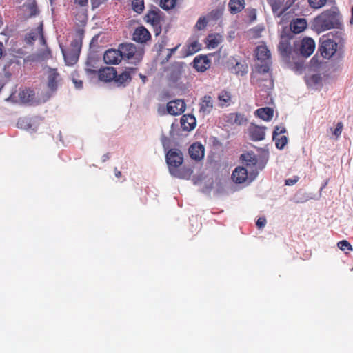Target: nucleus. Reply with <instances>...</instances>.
I'll return each mask as SVG.
<instances>
[{"label":"nucleus","mask_w":353,"mask_h":353,"mask_svg":"<svg viewBox=\"0 0 353 353\" xmlns=\"http://www.w3.org/2000/svg\"><path fill=\"white\" fill-rule=\"evenodd\" d=\"M313 25L315 30L319 32L332 28H340V14L336 8L325 10L314 19Z\"/></svg>","instance_id":"nucleus-1"},{"label":"nucleus","mask_w":353,"mask_h":353,"mask_svg":"<svg viewBox=\"0 0 353 353\" xmlns=\"http://www.w3.org/2000/svg\"><path fill=\"white\" fill-rule=\"evenodd\" d=\"M259 174V170H249L243 166L236 167L232 174V181L239 184L249 185L255 179Z\"/></svg>","instance_id":"nucleus-2"},{"label":"nucleus","mask_w":353,"mask_h":353,"mask_svg":"<svg viewBox=\"0 0 353 353\" xmlns=\"http://www.w3.org/2000/svg\"><path fill=\"white\" fill-rule=\"evenodd\" d=\"M255 54L259 62L256 64L258 71L261 73L268 72L272 63L270 50L265 46H259L256 48Z\"/></svg>","instance_id":"nucleus-3"},{"label":"nucleus","mask_w":353,"mask_h":353,"mask_svg":"<svg viewBox=\"0 0 353 353\" xmlns=\"http://www.w3.org/2000/svg\"><path fill=\"white\" fill-rule=\"evenodd\" d=\"M119 51L121 59L131 60V63H137L142 58V52L137 51L136 46L132 43H122L119 45Z\"/></svg>","instance_id":"nucleus-4"},{"label":"nucleus","mask_w":353,"mask_h":353,"mask_svg":"<svg viewBox=\"0 0 353 353\" xmlns=\"http://www.w3.org/2000/svg\"><path fill=\"white\" fill-rule=\"evenodd\" d=\"M186 105L183 100L176 99L168 103L166 108L160 105L158 108V112L160 114H165L166 112L170 115H180L185 110Z\"/></svg>","instance_id":"nucleus-5"},{"label":"nucleus","mask_w":353,"mask_h":353,"mask_svg":"<svg viewBox=\"0 0 353 353\" xmlns=\"http://www.w3.org/2000/svg\"><path fill=\"white\" fill-rule=\"evenodd\" d=\"M166 162L168 165L169 171L170 167L179 168L183 163L182 152L178 149H170L165 155Z\"/></svg>","instance_id":"nucleus-6"},{"label":"nucleus","mask_w":353,"mask_h":353,"mask_svg":"<svg viewBox=\"0 0 353 353\" xmlns=\"http://www.w3.org/2000/svg\"><path fill=\"white\" fill-rule=\"evenodd\" d=\"M315 46V42L312 38H303L301 41L299 46V50L301 55L305 57H310L314 52Z\"/></svg>","instance_id":"nucleus-7"},{"label":"nucleus","mask_w":353,"mask_h":353,"mask_svg":"<svg viewBox=\"0 0 353 353\" xmlns=\"http://www.w3.org/2000/svg\"><path fill=\"white\" fill-rule=\"evenodd\" d=\"M336 49L337 43L331 39L323 41L321 46V54L326 59L331 58L336 52Z\"/></svg>","instance_id":"nucleus-8"},{"label":"nucleus","mask_w":353,"mask_h":353,"mask_svg":"<svg viewBox=\"0 0 353 353\" xmlns=\"http://www.w3.org/2000/svg\"><path fill=\"white\" fill-rule=\"evenodd\" d=\"M136 72V68H127L125 71H123L119 75L117 74V77L115 78V83L118 86L125 87L132 79V75L134 74Z\"/></svg>","instance_id":"nucleus-9"},{"label":"nucleus","mask_w":353,"mask_h":353,"mask_svg":"<svg viewBox=\"0 0 353 353\" xmlns=\"http://www.w3.org/2000/svg\"><path fill=\"white\" fill-rule=\"evenodd\" d=\"M27 43H32L34 41L38 40L41 45L46 44L43 34V23H41L38 28L32 30L25 38Z\"/></svg>","instance_id":"nucleus-10"},{"label":"nucleus","mask_w":353,"mask_h":353,"mask_svg":"<svg viewBox=\"0 0 353 353\" xmlns=\"http://www.w3.org/2000/svg\"><path fill=\"white\" fill-rule=\"evenodd\" d=\"M214 101L211 96L205 95L199 102V113L205 117L210 114L213 110Z\"/></svg>","instance_id":"nucleus-11"},{"label":"nucleus","mask_w":353,"mask_h":353,"mask_svg":"<svg viewBox=\"0 0 353 353\" xmlns=\"http://www.w3.org/2000/svg\"><path fill=\"white\" fill-rule=\"evenodd\" d=\"M17 125L19 128L26 130L29 132H34L37 130L38 127L36 120L29 117L20 118L18 120Z\"/></svg>","instance_id":"nucleus-12"},{"label":"nucleus","mask_w":353,"mask_h":353,"mask_svg":"<svg viewBox=\"0 0 353 353\" xmlns=\"http://www.w3.org/2000/svg\"><path fill=\"white\" fill-rule=\"evenodd\" d=\"M103 60L107 64H118L121 60V54L119 51V49H109L106 50L103 55Z\"/></svg>","instance_id":"nucleus-13"},{"label":"nucleus","mask_w":353,"mask_h":353,"mask_svg":"<svg viewBox=\"0 0 353 353\" xmlns=\"http://www.w3.org/2000/svg\"><path fill=\"white\" fill-rule=\"evenodd\" d=\"M241 159L243 165L245 166V168H248L249 170H258L257 168V159L256 155L252 152H247L242 154L241 156Z\"/></svg>","instance_id":"nucleus-14"},{"label":"nucleus","mask_w":353,"mask_h":353,"mask_svg":"<svg viewBox=\"0 0 353 353\" xmlns=\"http://www.w3.org/2000/svg\"><path fill=\"white\" fill-rule=\"evenodd\" d=\"M188 151L190 157L196 161L202 159L205 154L203 145L199 143L191 145Z\"/></svg>","instance_id":"nucleus-15"},{"label":"nucleus","mask_w":353,"mask_h":353,"mask_svg":"<svg viewBox=\"0 0 353 353\" xmlns=\"http://www.w3.org/2000/svg\"><path fill=\"white\" fill-rule=\"evenodd\" d=\"M278 48L281 57L285 59L286 61L290 62L292 47L289 40L287 39L281 40Z\"/></svg>","instance_id":"nucleus-16"},{"label":"nucleus","mask_w":353,"mask_h":353,"mask_svg":"<svg viewBox=\"0 0 353 353\" xmlns=\"http://www.w3.org/2000/svg\"><path fill=\"white\" fill-rule=\"evenodd\" d=\"M170 173L172 176L176 178L188 179L192 175V170L190 168L185 167L181 168L170 167Z\"/></svg>","instance_id":"nucleus-17"},{"label":"nucleus","mask_w":353,"mask_h":353,"mask_svg":"<svg viewBox=\"0 0 353 353\" xmlns=\"http://www.w3.org/2000/svg\"><path fill=\"white\" fill-rule=\"evenodd\" d=\"M150 39V34L148 30L143 27L137 28L133 34V40L139 43H144Z\"/></svg>","instance_id":"nucleus-18"},{"label":"nucleus","mask_w":353,"mask_h":353,"mask_svg":"<svg viewBox=\"0 0 353 353\" xmlns=\"http://www.w3.org/2000/svg\"><path fill=\"white\" fill-rule=\"evenodd\" d=\"M117 71L112 67H107L99 70V78L103 81H111L115 80Z\"/></svg>","instance_id":"nucleus-19"},{"label":"nucleus","mask_w":353,"mask_h":353,"mask_svg":"<svg viewBox=\"0 0 353 353\" xmlns=\"http://www.w3.org/2000/svg\"><path fill=\"white\" fill-rule=\"evenodd\" d=\"M181 125L184 130L190 131L196 127V121L193 115L184 114L181 119Z\"/></svg>","instance_id":"nucleus-20"},{"label":"nucleus","mask_w":353,"mask_h":353,"mask_svg":"<svg viewBox=\"0 0 353 353\" xmlns=\"http://www.w3.org/2000/svg\"><path fill=\"white\" fill-rule=\"evenodd\" d=\"M307 27V21L303 18H296L290 23V29L295 33L299 34L303 31Z\"/></svg>","instance_id":"nucleus-21"},{"label":"nucleus","mask_w":353,"mask_h":353,"mask_svg":"<svg viewBox=\"0 0 353 353\" xmlns=\"http://www.w3.org/2000/svg\"><path fill=\"white\" fill-rule=\"evenodd\" d=\"M193 63L194 68L199 72L205 71L210 65V62L207 57H196Z\"/></svg>","instance_id":"nucleus-22"},{"label":"nucleus","mask_w":353,"mask_h":353,"mask_svg":"<svg viewBox=\"0 0 353 353\" xmlns=\"http://www.w3.org/2000/svg\"><path fill=\"white\" fill-rule=\"evenodd\" d=\"M265 129L259 126L254 125L250 128V136L252 140L254 141L263 140L265 138Z\"/></svg>","instance_id":"nucleus-23"},{"label":"nucleus","mask_w":353,"mask_h":353,"mask_svg":"<svg viewBox=\"0 0 353 353\" xmlns=\"http://www.w3.org/2000/svg\"><path fill=\"white\" fill-rule=\"evenodd\" d=\"M48 87L52 91L54 92L57 88V83L59 80V74L54 69H50L48 76Z\"/></svg>","instance_id":"nucleus-24"},{"label":"nucleus","mask_w":353,"mask_h":353,"mask_svg":"<svg viewBox=\"0 0 353 353\" xmlns=\"http://www.w3.org/2000/svg\"><path fill=\"white\" fill-rule=\"evenodd\" d=\"M270 4L274 14L278 17H281L287 9L282 0H270Z\"/></svg>","instance_id":"nucleus-25"},{"label":"nucleus","mask_w":353,"mask_h":353,"mask_svg":"<svg viewBox=\"0 0 353 353\" xmlns=\"http://www.w3.org/2000/svg\"><path fill=\"white\" fill-rule=\"evenodd\" d=\"M159 10L157 8L151 10L145 16V20L148 23H150L153 26H157L160 24L161 17L159 14Z\"/></svg>","instance_id":"nucleus-26"},{"label":"nucleus","mask_w":353,"mask_h":353,"mask_svg":"<svg viewBox=\"0 0 353 353\" xmlns=\"http://www.w3.org/2000/svg\"><path fill=\"white\" fill-rule=\"evenodd\" d=\"M183 73V67L181 64L176 63L172 65L169 74V79L172 82H177L181 78Z\"/></svg>","instance_id":"nucleus-27"},{"label":"nucleus","mask_w":353,"mask_h":353,"mask_svg":"<svg viewBox=\"0 0 353 353\" xmlns=\"http://www.w3.org/2000/svg\"><path fill=\"white\" fill-rule=\"evenodd\" d=\"M244 0H230L228 3L229 10L231 14H237L245 8Z\"/></svg>","instance_id":"nucleus-28"},{"label":"nucleus","mask_w":353,"mask_h":353,"mask_svg":"<svg viewBox=\"0 0 353 353\" xmlns=\"http://www.w3.org/2000/svg\"><path fill=\"white\" fill-rule=\"evenodd\" d=\"M274 111L270 108H262L256 111V114L264 121H270L273 117Z\"/></svg>","instance_id":"nucleus-29"},{"label":"nucleus","mask_w":353,"mask_h":353,"mask_svg":"<svg viewBox=\"0 0 353 353\" xmlns=\"http://www.w3.org/2000/svg\"><path fill=\"white\" fill-rule=\"evenodd\" d=\"M61 52L64 57L65 62L68 65L74 64L78 59V55L75 52H66L61 48Z\"/></svg>","instance_id":"nucleus-30"},{"label":"nucleus","mask_w":353,"mask_h":353,"mask_svg":"<svg viewBox=\"0 0 353 353\" xmlns=\"http://www.w3.org/2000/svg\"><path fill=\"white\" fill-rule=\"evenodd\" d=\"M219 105L221 108L227 107L230 105L231 95L228 92L222 91L218 95Z\"/></svg>","instance_id":"nucleus-31"},{"label":"nucleus","mask_w":353,"mask_h":353,"mask_svg":"<svg viewBox=\"0 0 353 353\" xmlns=\"http://www.w3.org/2000/svg\"><path fill=\"white\" fill-rule=\"evenodd\" d=\"M34 94L30 89H25L19 93V97L23 103H30L34 99Z\"/></svg>","instance_id":"nucleus-32"},{"label":"nucleus","mask_w":353,"mask_h":353,"mask_svg":"<svg viewBox=\"0 0 353 353\" xmlns=\"http://www.w3.org/2000/svg\"><path fill=\"white\" fill-rule=\"evenodd\" d=\"M272 138L275 141L276 147L279 150L283 149L288 143V137L284 134H282L280 137H273Z\"/></svg>","instance_id":"nucleus-33"},{"label":"nucleus","mask_w":353,"mask_h":353,"mask_svg":"<svg viewBox=\"0 0 353 353\" xmlns=\"http://www.w3.org/2000/svg\"><path fill=\"white\" fill-rule=\"evenodd\" d=\"M232 71L237 74L243 75L248 72V66L244 63L236 62L232 68Z\"/></svg>","instance_id":"nucleus-34"},{"label":"nucleus","mask_w":353,"mask_h":353,"mask_svg":"<svg viewBox=\"0 0 353 353\" xmlns=\"http://www.w3.org/2000/svg\"><path fill=\"white\" fill-rule=\"evenodd\" d=\"M321 77L319 74H316L308 77L306 79V83L309 86L312 87L319 85L321 83Z\"/></svg>","instance_id":"nucleus-35"},{"label":"nucleus","mask_w":353,"mask_h":353,"mask_svg":"<svg viewBox=\"0 0 353 353\" xmlns=\"http://www.w3.org/2000/svg\"><path fill=\"white\" fill-rule=\"evenodd\" d=\"M144 7L143 0H132V8L135 12L138 14L141 13L143 11Z\"/></svg>","instance_id":"nucleus-36"},{"label":"nucleus","mask_w":353,"mask_h":353,"mask_svg":"<svg viewBox=\"0 0 353 353\" xmlns=\"http://www.w3.org/2000/svg\"><path fill=\"white\" fill-rule=\"evenodd\" d=\"M176 0H161L160 6L165 10H168L174 8Z\"/></svg>","instance_id":"nucleus-37"},{"label":"nucleus","mask_w":353,"mask_h":353,"mask_svg":"<svg viewBox=\"0 0 353 353\" xmlns=\"http://www.w3.org/2000/svg\"><path fill=\"white\" fill-rule=\"evenodd\" d=\"M308 2L311 8L319 9L326 4L327 0H308Z\"/></svg>","instance_id":"nucleus-38"},{"label":"nucleus","mask_w":353,"mask_h":353,"mask_svg":"<svg viewBox=\"0 0 353 353\" xmlns=\"http://www.w3.org/2000/svg\"><path fill=\"white\" fill-rule=\"evenodd\" d=\"M337 246L338 248L343 250V251H345L346 250H352V245H350V243L345 241V240H343V241H339L338 243H337Z\"/></svg>","instance_id":"nucleus-39"},{"label":"nucleus","mask_w":353,"mask_h":353,"mask_svg":"<svg viewBox=\"0 0 353 353\" xmlns=\"http://www.w3.org/2000/svg\"><path fill=\"white\" fill-rule=\"evenodd\" d=\"M286 132V129L284 126L280 125V126H276L273 134V137H280L282 134H284Z\"/></svg>","instance_id":"nucleus-40"},{"label":"nucleus","mask_w":353,"mask_h":353,"mask_svg":"<svg viewBox=\"0 0 353 353\" xmlns=\"http://www.w3.org/2000/svg\"><path fill=\"white\" fill-rule=\"evenodd\" d=\"M199 50V44L197 41L192 43L188 49V54H192Z\"/></svg>","instance_id":"nucleus-41"},{"label":"nucleus","mask_w":353,"mask_h":353,"mask_svg":"<svg viewBox=\"0 0 353 353\" xmlns=\"http://www.w3.org/2000/svg\"><path fill=\"white\" fill-rule=\"evenodd\" d=\"M29 3L26 5V6L29 8L30 12V15L33 16L37 14V8L35 6L34 0H28Z\"/></svg>","instance_id":"nucleus-42"},{"label":"nucleus","mask_w":353,"mask_h":353,"mask_svg":"<svg viewBox=\"0 0 353 353\" xmlns=\"http://www.w3.org/2000/svg\"><path fill=\"white\" fill-rule=\"evenodd\" d=\"M219 42H220L219 39L210 38L208 39V46L209 48H212V49L216 48L218 46Z\"/></svg>","instance_id":"nucleus-43"},{"label":"nucleus","mask_w":353,"mask_h":353,"mask_svg":"<svg viewBox=\"0 0 353 353\" xmlns=\"http://www.w3.org/2000/svg\"><path fill=\"white\" fill-rule=\"evenodd\" d=\"M207 23L205 18H200L196 23V27L198 30H203L207 26Z\"/></svg>","instance_id":"nucleus-44"},{"label":"nucleus","mask_w":353,"mask_h":353,"mask_svg":"<svg viewBox=\"0 0 353 353\" xmlns=\"http://www.w3.org/2000/svg\"><path fill=\"white\" fill-rule=\"evenodd\" d=\"M299 177L298 176H294L293 178L285 179V184L286 185H294L299 181Z\"/></svg>","instance_id":"nucleus-45"},{"label":"nucleus","mask_w":353,"mask_h":353,"mask_svg":"<svg viewBox=\"0 0 353 353\" xmlns=\"http://www.w3.org/2000/svg\"><path fill=\"white\" fill-rule=\"evenodd\" d=\"M342 129L343 123L341 122H339L336 125L335 130L333 132L334 135H335L336 137H339L341 134Z\"/></svg>","instance_id":"nucleus-46"},{"label":"nucleus","mask_w":353,"mask_h":353,"mask_svg":"<svg viewBox=\"0 0 353 353\" xmlns=\"http://www.w3.org/2000/svg\"><path fill=\"white\" fill-rule=\"evenodd\" d=\"M85 71L88 74H95L97 71V67H94L90 65L89 61L87 62V68H85Z\"/></svg>","instance_id":"nucleus-47"},{"label":"nucleus","mask_w":353,"mask_h":353,"mask_svg":"<svg viewBox=\"0 0 353 353\" xmlns=\"http://www.w3.org/2000/svg\"><path fill=\"white\" fill-rule=\"evenodd\" d=\"M179 46H176V47L173 48H171V49H167V51H168V54L166 55V57L165 59V61H168V60L170 59V57H172V54L174 53L176 50L178 49Z\"/></svg>","instance_id":"nucleus-48"},{"label":"nucleus","mask_w":353,"mask_h":353,"mask_svg":"<svg viewBox=\"0 0 353 353\" xmlns=\"http://www.w3.org/2000/svg\"><path fill=\"white\" fill-rule=\"evenodd\" d=\"M256 224L259 228H263L266 224V219L263 217H260L257 219Z\"/></svg>","instance_id":"nucleus-49"},{"label":"nucleus","mask_w":353,"mask_h":353,"mask_svg":"<svg viewBox=\"0 0 353 353\" xmlns=\"http://www.w3.org/2000/svg\"><path fill=\"white\" fill-rule=\"evenodd\" d=\"M72 82L74 84V86L77 89H81L83 87V82L81 80L75 79L72 78Z\"/></svg>","instance_id":"nucleus-50"},{"label":"nucleus","mask_w":353,"mask_h":353,"mask_svg":"<svg viewBox=\"0 0 353 353\" xmlns=\"http://www.w3.org/2000/svg\"><path fill=\"white\" fill-rule=\"evenodd\" d=\"M74 3L80 6H85L88 4V0H74Z\"/></svg>","instance_id":"nucleus-51"},{"label":"nucleus","mask_w":353,"mask_h":353,"mask_svg":"<svg viewBox=\"0 0 353 353\" xmlns=\"http://www.w3.org/2000/svg\"><path fill=\"white\" fill-rule=\"evenodd\" d=\"M235 122L236 123H238L239 124H241V121L239 120V119H243V117L240 115V114H235Z\"/></svg>","instance_id":"nucleus-52"},{"label":"nucleus","mask_w":353,"mask_h":353,"mask_svg":"<svg viewBox=\"0 0 353 353\" xmlns=\"http://www.w3.org/2000/svg\"><path fill=\"white\" fill-rule=\"evenodd\" d=\"M295 67L297 70H301L303 67V64L301 62H296L295 63Z\"/></svg>","instance_id":"nucleus-53"},{"label":"nucleus","mask_w":353,"mask_h":353,"mask_svg":"<svg viewBox=\"0 0 353 353\" xmlns=\"http://www.w3.org/2000/svg\"><path fill=\"white\" fill-rule=\"evenodd\" d=\"M250 15L252 17V20L256 19V11L255 10H252Z\"/></svg>","instance_id":"nucleus-54"},{"label":"nucleus","mask_w":353,"mask_h":353,"mask_svg":"<svg viewBox=\"0 0 353 353\" xmlns=\"http://www.w3.org/2000/svg\"><path fill=\"white\" fill-rule=\"evenodd\" d=\"M109 159V155L108 154L103 155L102 157V161L105 162Z\"/></svg>","instance_id":"nucleus-55"},{"label":"nucleus","mask_w":353,"mask_h":353,"mask_svg":"<svg viewBox=\"0 0 353 353\" xmlns=\"http://www.w3.org/2000/svg\"><path fill=\"white\" fill-rule=\"evenodd\" d=\"M51 94H48L46 97H44L43 99H42V101L43 102H45L48 99H50Z\"/></svg>","instance_id":"nucleus-56"},{"label":"nucleus","mask_w":353,"mask_h":353,"mask_svg":"<svg viewBox=\"0 0 353 353\" xmlns=\"http://www.w3.org/2000/svg\"><path fill=\"white\" fill-rule=\"evenodd\" d=\"M115 176L119 178L121 176V172L120 171H116Z\"/></svg>","instance_id":"nucleus-57"},{"label":"nucleus","mask_w":353,"mask_h":353,"mask_svg":"<svg viewBox=\"0 0 353 353\" xmlns=\"http://www.w3.org/2000/svg\"><path fill=\"white\" fill-rule=\"evenodd\" d=\"M140 77L141 78L142 81L143 83L145 82V79H146V77L145 76H143V74H139Z\"/></svg>","instance_id":"nucleus-58"},{"label":"nucleus","mask_w":353,"mask_h":353,"mask_svg":"<svg viewBox=\"0 0 353 353\" xmlns=\"http://www.w3.org/2000/svg\"><path fill=\"white\" fill-rule=\"evenodd\" d=\"M350 25L353 26V14H351V18H350Z\"/></svg>","instance_id":"nucleus-59"},{"label":"nucleus","mask_w":353,"mask_h":353,"mask_svg":"<svg viewBox=\"0 0 353 353\" xmlns=\"http://www.w3.org/2000/svg\"><path fill=\"white\" fill-rule=\"evenodd\" d=\"M327 183V182H325V184H323V187L321 188V190L326 186Z\"/></svg>","instance_id":"nucleus-60"},{"label":"nucleus","mask_w":353,"mask_h":353,"mask_svg":"<svg viewBox=\"0 0 353 353\" xmlns=\"http://www.w3.org/2000/svg\"><path fill=\"white\" fill-rule=\"evenodd\" d=\"M352 14H353V8H352Z\"/></svg>","instance_id":"nucleus-61"},{"label":"nucleus","mask_w":353,"mask_h":353,"mask_svg":"<svg viewBox=\"0 0 353 353\" xmlns=\"http://www.w3.org/2000/svg\"><path fill=\"white\" fill-rule=\"evenodd\" d=\"M50 3H52L53 0H50Z\"/></svg>","instance_id":"nucleus-62"}]
</instances>
